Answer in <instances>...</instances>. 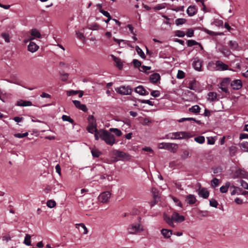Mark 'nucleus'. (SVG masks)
<instances>
[{
	"label": "nucleus",
	"instance_id": "1a4fd4ad",
	"mask_svg": "<svg viewBox=\"0 0 248 248\" xmlns=\"http://www.w3.org/2000/svg\"><path fill=\"white\" fill-rule=\"evenodd\" d=\"M140 225L139 224H132L128 228V232L130 234H134L140 232Z\"/></svg>",
	"mask_w": 248,
	"mask_h": 248
},
{
	"label": "nucleus",
	"instance_id": "aec40b11",
	"mask_svg": "<svg viewBox=\"0 0 248 248\" xmlns=\"http://www.w3.org/2000/svg\"><path fill=\"white\" fill-rule=\"evenodd\" d=\"M207 99L210 102H213L217 100V94L215 92H211L207 94Z\"/></svg>",
	"mask_w": 248,
	"mask_h": 248
},
{
	"label": "nucleus",
	"instance_id": "4468645a",
	"mask_svg": "<svg viewBox=\"0 0 248 248\" xmlns=\"http://www.w3.org/2000/svg\"><path fill=\"white\" fill-rule=\"evenodd\" d=\"M73 102L75 106L78 108L82 110V111L86 112L87 111L86 106L84 104H81L80 102L78 100H73Z\"/></svg>",
	"mask_w": 248,
	"mask_h": 248
},
{
	"label": "nucleus",
	"instance_id": "2f4dec72",
	"mask_svg": "<svg viewBox=\"0 0 248 248\" xmlns=\"http://www.w3.org/2000/svg\"><path fill=\"white\" fill-rule=\"evenodd\" d=\"M31 236L29 234H26L24 240V244L27 246H31Z\"/></svg>",
	"mask_w": 248,
	"mask_h": 248
},
{
	"label": "nucleus",
	"instance_id": "de8ad7c7",
	"mask_svg": "<svg viewBox=\"0 0 248 248\" xmlns=\"http://www.w3.org/2000/svg\"><path fill=\"white\" fill-rule=\"evenodd\" d=\"M212 186L214 187L217 186L219 184V180L218 179L215 178L211 181Z\"/></svg>",
	"mask_w": 248,
	"mask_h": 248
},
{
	"label": "nucleus",
	"instance_id": "f03ea898",
	"mask_svg": "<svg viewBox=\"0 0 248 248\" xmlns=\"http://www.w3.org/2000/svg\"><path fill=\"white\" fill-rule=\"evenodd\" d=\"M191 135L186 132H177L170 133L166 135L165 138L168 139H182L190 138Z\"/></svg>",
	"mask_w": 248,
	"mask_h": 248
},
{
	"label": "nucleus",
	"instance_id": "7c9ffc66",
	"mask_svg": "<svg viewBox=\"0 0 248 248\" xmlns=\"http://www.w3.org/2000/svg\"><path fill=\"white\" fill-rule=\"evenodd\" d=\"M194 140L199 144H203L205 142V138L204 136H199L195 137Z\"/></svg>",
	"mask_w": 248,
	"mask_h": 248
},
{
	"label": "nucleus",
	"instance_id": "dca6fc26",
	"mask_svg": "<svg viewBox=\"0 0 248 248\" xmlns=\"http://www.w3.org/2000/svg\"><path fill=\"white\" fill-rule=\"evenodd\" d=\"M198 194L200 197L207 199L209 197V193L206 188H202L199 190Z\"/></svg>",
	"mask_w": 248,
	"mask_h": 248
},
{
	"label": "nucleus",
	"instance_id": "c03bdc74",
	"mask_svg": "<svg viewBox=\"0 0 248 248\" xmlns=\"http://www.w3.org/2000/svg\"><path fill=\"white\" fill-rule=\"evenodd\" d=\"M76 35L78 38L82 41H84L85 38L82 33L80 32L79 31H77Z\"/></svg>",
	"mask_w": 248,
	"mask_h": 248
},
{
	"label": "nucleus",
	"instance_id": "8fccbe9b",
	"mask_svg": "<svg viewBox=\"0 0 248 248\" xmlns=\"http://www.w3.org/2000/svg\"><path fill=\"white\" fill-rule=\"evenodd\" d=\"M187 44L188 46H193L197 45L198 43L194 40H189L187 41Z\"/></svg>",
	"mask_w": 248,
	"mask_h": 248
},
{
	"label": "nucleus",
	"instance_id": "c9c22d12",
	"mask_svg": "<svg viewBox=\"0 0 248 248\" xmlns=\"http://www.w3.org/2000/svg\"><path fill=\"white\" fill-rule=\"evenodd\" d=\"M240 147L243 149L245 152H248V142L247 141H243L240 143Z\"/></svg>",
	"mask_w": 248,
	"mask_h": 248
},
{
	"label": "nucleus",
	"instance_id": "58836bf2",
	"mask_svg": "<svg viewBox=\"0 0 248 248\" xmlns=\"http://www.w3.org/2000/svg\"><path fill=\"white\" fill-rule=\"evenodd\" d=\"M186 20L184 18H178L175 20V24L177 26H179L184 24Z\"/></svg>",
	"mask_w": 248,
	"mask_h": 248
},
{
	"label": "nucleus",
	"instance_id": "4c0bfd02",
	"mask_svg": "<svg viewBox=\"0 0 248 248\" xmlns=\"http://www.w3.org/2000/svg\"><path fill=\"white\" fill-rule=\"evenodd\" d=\"M28 135V133L25 132L24 133H16L14 135V137L17 138H23Z\"/></svg>",
	"mask_w": 248,
	"mask_h": 248
},
{
	"label": "nucleus",
	"instance_id": "bb28decb",
	"mask_svg": "<svg viewBox=\"0 0 248 248\" xmlns=\"http://www.w3.org/2000/svg\"><path fill=\"white\" fill-rule=\"evenodd\" d=\"M228 82V79H224L222 82L220 83V87H219V89L221 90L222 92H223L224 93H228V88L225 87V83Z\"/></svg>",
	"mask_w": 248,
	"mask_h": 248
},
{
	"label": "nucleus",
	"instance_id": "f8f14e48",
	"mask_svg": "<svg viewBox=\"0 0 248 248\" xmlns=\"http://www.w3.org/2000/svg\"><path fill=\"white\" fill-rule=\"evenodd\" d=\"M231 86L233 89L238 90L242 86V82L239 79L234 80L231 83Z\"/></svg>",
	"mask_w": 248,
	"mask_h": 248
},
{
	"label": "nucleus",
	"instance_id": "4be33fe9",
	"mask_svg": "<svg viewBox=\"0 0 248 248\" xmlns=\"http://www.w3.org/2000/svg\"><path fill=\"white\" fill-rule=\"evenodd\" d=\"M88 131L91 133H93L97 131L96 124L93 123H90L87 128Z\"/></svg>",
	"mask_w": 248,
	"mask_h": 248
},
{
	"label": "nucleus",
	"instance_id": "3c124183",
	"mask_svg": "<svg viewBox=\"0 0 248 248\" xmlns=\"http://www.w3.org/2000/svg\"><path fill=\"white\" fill-rule=\"evenodd\" d=\"M207 144L210 145H213L215 144V140L213 137H207Z\"/></svg>",
	"mask_w": 248,
	"mask_h": 248
},
{
	"label": "nucleus",
	"instance_id": "49530a36",
	"mask_svg": "<svg viewBox=\"0 0 248 248\" xmlns=\"http://www.w3.org/2000/svg\"><path fill=\"white\" fill-rule=\"evenodd\" d=\"M185 34V32L182 31H175V35L179 37H183Z\"/></svg>",
	"mask_w": 248,
	"mask_h": 248
},
{
	"label": "nucleus",
	"instance_id": "f3484780",
	"mask_svg": "<svg viewBox=\"0 0 248 248\" xmlns=\"http://www.w3.org/2000/svg\"><path fill=\"white\" fill-rule=\"evenodd\" d=\"M160 79V76L158 73H154L150 76V80L151 82L155 83Z\"/></svg>",
	"mask_w": 248,
	"mask_h": 248
},
{
	"label": "nucleus",
	"instance_id": "4d7b16f0",
	"mask_svg": "<svg viewBox=\"0 0 248 248\" xmlns=\"http://www.w3.org/2000/svg\"><path fill=\"white\" fill-rule=\"evenodd\" d=\"M77 225H78V226H80L83 229V230H84V232H83V234H85L88 233L87 229L84 224L80 223V224H77Z\"/></svg>",
	"mask_w": 248,
	"mask_h": 248
},
{
	"label": "nucleus",
	"instance_id": "338daca9",
	"mask_svg": "<svg viewBox=\"0 0 248 248\" xmlns=\"http://www.w3.org/2000/svg\"><path fill=\"white\" fill-rule=\"evenodd\" d=\"M100 12L105 16L107 17L108 18H109L110 16L109 13L106 11H105V10H101L100 11Z\"/></svg>",
	"mask_w": 248,
	"mask_h": 248
},
{
	"label": "nucleus",
	"instance_id": "0e129e2a",
	"mask_svg": "<svg viewBox=\"0 0 248 248\" xmlns=\"http://www.w3.org/2000/svg\"><path fill=\"white\" fill-rule=\"evenodd\" d=\"M172 199L174 202H175L178 206H180V207H182V204L181 202L177 198L173 197Z\"/></svg>",
	"mask_w": 248,
	"mask_h": 248
},
{
	"label": "nucleus",
	"instance_id": "20e7f679",
	"mask_svg": "<svg viewBox=\"0 0 248 248\" xmlns=\"http://www.w3.org/2000/svg\"><path fill=\"white\" fill-rule=\"evenodd\" d=\"M114 155L115 156V159L117 161H125L130 159V155L128 154L119 150L114 151Z\"/></svg>",
	"mask_w": 248,
	"mask_h": 248
},
{
	"label": "nucleus",
	"instance_id": "13d9d810",
	"mask_svg": "<svg viewBox=\"0 0 248 248\" xmlns=\"http://www.w3.org/2000/svg\"><path fill=\"white\" fill-rule=\"evenodd\" d=\"M241 186L245 189L248 190V184L244 180L240 181Z\"/></svg>",
	"mask_w": 248,
	"mask_h": 248
},
{
	"label": "nucleus",
	"instance_id": "69168bd1",
	"mask_svg": "<svg viewBox=\"0 0 248 248\" xmlns=\"http://www.w3.org/2000/svg\"><path fill=\"white\" fill-rule=\"evenodd\" d=\"M189 156V153L187 151H184L181 155V157L183 159L187 158Z\"/></svg>",
	"mask_w": 248,
	"mask_h": 248
},
{
	"label": "nucleus",
	"instance_id": "37998d69",
	"mask_svg": "<svg viewBox=\"0 0 248 248\" xmlns=\"http://www.w3.org/2000/svg\"><path fill=\"white\" fill-rule=\"evenodd\" d=\"M138 101L141 103H145L147 104L150 106H153L154 105V102L150 101V100H141V99H139Z\"/></svg>",
	"mask_w": 248,
	"mask_h": 248
},
{
	"label": "nucleus",
	"instance_id": "f257e3e1",
	"mask_svg": "<svg viewBox=\"0 0 248 248\" xmlns=\"http://www.w3.org/2000/svg\"><path fill=\"white\" fill-rule=\"evenodd\" d=\"M100 136L101 139L108 145L112 146L116 143L114 136L107 130H104V131L101 132Z\"/></svg>",
	"mask_w": 248,
	"mask_h": 248
},
{
	"label": "nucleus",
	"instance_id": "a211bd4d",
	"mask_svg": "<svg viewBox=\"0 0 248 248\" xmlns=\"http://www.w3.org/2000/svg\"><path fill=\"white\" fill-rule=\"evenodd\" d=\"M164 219L166 221V222L170 226L172 227H174V225L173 223V220L172 218V217H170L169 216H167L166 214H164L163 216Z\"/></svg>",
	"mask_w": 248,
	"mask_h": 248
},
{
	"label": "nucleus",
	"instance_id": "6e6d98bb",
	"mask_svg": "<svg viewBox=\"0 0 248 248\" xmlns=\"http://www.w3.org/2000/svg\"><path fill=\"white\" fill-rule=\"evenodd\" d=\"M198 214L202 217H206L208 215V212L207 211H202L200 210L198 212Z\"/></svg>",
	"mask_w": 248,
	"mask_h": 248
},
{
	"label": "nucleus",
	"instance_id": "39448f33",
	"mask_svg": "<svg viewBox=\"0 0 248 248\" xmlns=\"http://www.w3.org/2000/svg\"><path fill=\"white\" fill-rule=\"evenodd\" d=\"M116 91L121 94L128 95L131 93L132 90L129 86H121L115 89Z\"/></svg>",
	"mask_w": 248,
	"mask_h": 248
},
{
	"label": "nucleus",
	"instance_id": "cd10ccee",
	"mask_svg": "<svg viewBox=\"0 0 248 248\" xmlns=\"http://www.w3.org/2000/svg\"><path fill=\"white\" fill-rule=\"evenodd\" d=\"M109 131L114 133L117 137H120L122 135V132L118 128H111L109 129Z\"/></svg>",
	"mask_w": 248,
	"mask_h": 248
},
{
	"label": "nucleus",
	"instance_id": "0eeeda50",
	"mask_svg": "<svg viewBox=\"0 0 248 248\" xmlns=\"http://www.w3.org/2000/svg\"><path fill=\"white\" fill-rule=\"evenodd\" d=\"M158 148L161 149L173 150L176 144L172 143L162 142L158 144Z\"/></svg>",
	"mask_w": 248,
	"mask_h": 248
},
{
	"label": "nucleus",
	"instance_id": "09e8293b",
	"mask_svg": "<svg viewBox=\"0 0 248 248\" xmlns=\"http://www.w3.org/2000/svg\"><path fill=\"white\" fill-rule=\"evenodd\" d=\"M218 205V203L216 200L215 199H211L210 201V205L211 206L214 207H217V206Z\"/></svg>",
	"mask_w": 248,
	"mask_h": 248
},
{
	"label": "nucleus",
	"instance_id": "393cba45",
	"mask_svg": "<svg viewBox=\"0 0 248 248\" xmlns=\"http://www.w3.org/2000/svg\"><path fill=\"white\" fill-rule=\"evenodd\" d=\"M229 45L230 46V47L232 50H239L238 45L235 41H230L229 43Z\"/></svg>",
	"mask_w": 248,
	"mask_h": 248
},
{
	"label": "nucleus",
	"instance_id": "c756f323",
	"mask_svg": "<svg viewBox=\"0 0 248 248\" xmlns=\"http://www.w3.org/2000/svg\"><path fill=\"white\" fill-rule=\"evenodd\" d=\"M31 102L28 101H20L17 102V105L19 106H31Z\"/></svg>",
	"mask_w": 248,
	"mask_h": 248
},
{
	"label": "nucleus",
	"instance_id": "ddd939ff",
	"mask_svg": "<svg viewBox=\"0 0 248 248\" xmlns=\"http://www.w3.org/2000/svg\"><path fill=\"white\" fill-rule=\"evenodd\" d=\"M39 46L33 42H30L28 46V50L32 53L36 52Z\"/></svg>",
	"mask_w": 248,
	"mask_h": 248
},
{
	"label": "nucleus",
	"instance_id": "5fc2aeb1",
	"mask_svg": "<svg viewBox=\"0 0 248 248\" xmlns=\"http://www.w3.org/2000/svg\"><path fill=\"white\" fill-rule=\"evenodd\" d=\"M151 94L155 97H157L160 95V92L157 90L152 91L151 93Z\"/></svg>",
	"mask_w": 248,
	"mask_h": 248
},
{
	"label": "nucleus",
	"instance_id": "680f3d73",
	"mask_svg": "<svg viewBox=\"0 0 248 248\" xmlns=\"http://www.w3.org/2000/svg\"><path fill=\"white\" fill-rule=\"evenodd\" d=\"M92 154L93 157H97L100 155V153L96 150H92Z\"/></svg>",
	"mask_w": 248,
	"mask_h": 248
},
{
	"label": "nucleus",
	"instance_id": "7ed1b4c3",
	"mask_svg": "<svg viewBox=\"0 0 248 248\" xmlns=\"http://www.w3.org/2000/svg\"><path fill=\"white\" fill-rule=\"evenodd\" d=\"M207 67L211 71L225 70L228 69V66L224 63H208Z\"/></svg>",
	"mask_w": 248,
	"mask_h": 248
},
{
	"label": "nucleus",
	"instance_id": "423d86ee",
	"mask_svg": "<svg viewBox=\"0 0 248 248\" xmlns=\"http://www.w3.org/2000/svg\"><path fill=\"white\" fill-rule=\"evenodd\" d=\"M111 196V193L109 191H105L101 193L99 197V201L103 203L107 202Z\"/></svg>",
	"mask_w": 248,
	"mask_h": 248
},
{
	"label": "nucleus",
	"instance_id": "2eb2a0df",
	"mask_svg": "<svg viewBox=\"0 0 248 248\" xmlns=\"http://www.w3.org/2000/svg\"><path fill=\"white\" fill-rule=\"evenodd\" d=\"M186 202L189 204H193L196 202V198L195 195L189 194L186 197Z\"/></svg>",
	"mask_w": 248,
	"mask_h": 248
},
{
	"label": "nucleus",
	"instance_id": "a19ab883",
	"mask_svg": "<svg viewBox=\"0 0 248 248\" xmlns=\"http://www.w3.org/2000/svg\"><path fill=\"white\" fill-rule=\"evenodd\" d=\"M56 202L53 200H49L46 202L47 206L49 208H53L56 206Z\"/></svg>",
	"mask_w": 248,
	"mask_h": 248
},
{
	"label": "nucleus",
	"instance_id": "72a5a7b5",
	"mask_svg": "<svg viewBox=\"0 0 248 248\" xmlns=\"http://www.w3.org/2000/svg\"><path fill=\"white\" fill-rule=\"evenodd\" d=\"M145 89L142 86H139L135 89V91L140 95H142Z\"/></svg>",
	"mask_w": 248,
	"mask_h": 248
},
{
	"label": "nucleus",
	"instance_id": "79ce46f5",
	"mask_svg": "<svg viewBox=\"0 0 248 248\" xmlns=\"http://www.w3.org/2000/svg\"><path fill=\"white\" fill-rule=\"evenodd\" d=\"M185 74L182 70H178V73L177 75V78L179 79H182L185 78Z\"/></svg>",
	"mask_w": 248,
	"mask_h": 248
},
{
	"label": "nucleus",
	"instance_id": "6ab92c4d",
	"mask_svg": "<svg viewBox=\"0 0 248 248\" xmlns=\"http://www.w3.org/2000/svg\"><path fill=\"white\" fill-rule=\"evenodd\" d=\"M164 219L166 221V222L170 226L172 227H174V225L173 223V220L172 218V217H170L169 216H167L166 214H164L163 216Z\"/></svg>",
	"mask_w": 248,
	"mask_h": 248
},
{
	"label": "nucleus",
	"instance_id": "b1692460",
	"mask_svg": "<svg viewBox=\"0 0 248 248\" xmlns=\"http://www.w3.org/2000/svg\"><path fill=\"white\" fill-rule=\"evenodd\" d=\"M230 186V182H227L224 186H222L220 187V191L221 193H226L228 191V188Z\"/></svg>",
	"mask_w": 248,
	"mask_h": 248
},
{
	"label": "nucleus",
	"instance_id": "6e6552de",
	"mask_svg": "<svg viewBox=\"0 0 248 248\" xmlns=\"http://www.w3.org/2000/svg\"><path fill=\"white\" fill-rule=\"evenodd\" d=\"M31 36L29 40H32L37 38H41V34L40 31L36 29H32L30 31Z\"/></svg>",
	"mask_w": 248,
	"mask_h": 248
},
{
	"label": "nucleus",
	"instance_id": "9d476101",
	"mask_svg": "<svg viewBox=\"0 0 248 248\" xmlns=\"http://www.w3.org/2000/svg\"><path fill=\"white\" fill-rule=\"evenodd\" d=\"M172 218L173 221L177 222H181L185 220V217L183 216L180 215L178 213L174 212L172 213Z\"/></svg>",
	"mask_w": 248,
	"mask_h": 248
},
{
	"label": "nucleus",
	"instance_id": "a878e982",
	"mask_svg": "<svg viewBox=\"0 0 248 248\" xmlns=\"http://www.w3.org/2000/svg\"><path fill=\"white\" fill-rule=\"evenodd\" d=\"M201 108L198 105H195L189 108V111L191 112L197 114L200 111Z\"/></svg>",
	"mask_w": 248,
	"mask_h": 248
},
{
	"label": "nucleus",
	"instance_id": "052dcab7",
	"mask_svg": "<svg viewBox=\"0 0 248 248\" xmlns=\"http://www.w3.org/2000/svg\"><path fill=\"white\" fill-rule=\"evenodd\" d=\"M214 23L216 26L219 27L223 25V21L222 20L216 19L214 21Z\"/></svg>",
	"mask_w": 248,
	"mask_h": 248
},
{
	"label": "nucleus",
	"instance_id": "603ef678",
	"mask_svg": "<svg viewBox=\"0 0 248 248\" xmlns=\"http://www.w3.org/2000/svg\"><path fill=\"white\" fill-rule=\"evenodd\" d=\"M185 121H196V120L193 118H182L178 120V122L180 123L183 122Z\"/></svg>",
	"mask_w": 248,
	"mask_h": 248
},
{
	"label": "nucleus",
	"instance_id": "bf43d9fd",
	"mask_svg": "<svg viewBox=\"0 0 248 248\" xmlns=\"http://www.w3.org/2000/svg\"><path fill=\"white\" fill-rule=\"evenodd\" d=\"M194 34V31L192 29H188L187 32H186V35L188 37H191L193 36Z\"/></svg>",
	"mask_w": 248,
	"mask_h": 248
},
{
	"label": "nucleus",
	"instance_id": "5701e85b",
	"mask_svg": "<svg viewBox=\"0 0 248 248\" xmlns=\"http://www.w3.org/2000/svg\"><path fill=\"white\" fill-rule=\"evenodd\" d=\"M196 13V9L194 6H189L187 9V13L189 16H193Z\"/></svg>",
	"mask_w": 248,
	"mask_h": 248
},
{
	"label": "nucleus",
	"instance_id": "864d4df0",
	"mask_svg": "<svg viewBox=\"0 0 248 248\" xmlns=\"http://www.w3.org/2000/svg\"><path fill=\"white\" fill-rule=\"evenodd\" d=\"M1 36L6 42L8 43L10 42L9 36L7 33H3L1 34Z\"/></svg>",
	"mask_w": 248,
	"mask_h": 248
},
{
	"label": "nucleus",
	"instance_id": "e2e57ef3",
	"mask_svg": "<svg viewBox=\"0 0 248 248\" xmlns=\"http://www.w3.org/2000/svg\"><path fill=\"white\" fill-rule=\"evenodd\" d=\"M77 93H78L77 91L71 90V91H68L67 92V95L68 96L76 95Z\"/></svg>",
	"mask_w": 248,
	"mask_h": 248
},
{
	"label": "nucleus",
	"instance_id": "ea45409f",
	"mask_svg": "<svg viewBox=\"0 0 248 248\" xmlns=\"http://www.w3.org/2000/svg\"><path fill=\"white\" fill-rule=\"evenodd\" d=\"M230 154L232 156H233L235 155L236 151H237V148L235 146H232L230 148Z\"/></svg>",
	"mask_w": 248,
	"mask_h": 248
},
{
	"label": "nucleus",
	"instance_id": "e433bc0d",
	"mask_svg": "<svg viewBox=\"0 0 248 248\" xmlns=\"http://www.w3.org/2000/svg\"><path fill=\"white\" fill-rule=\"evenodd\" d=\"M62 118L63 121H67L70 123L71 124H73L74 122V120L72 119H71L70 116L67 115H62Z\"/></svg>",
	"mask_w": 248,
	"mask_h": 248
},
{
	"label": "nucleus",
	"instance_id": "9b49d317",
	"mask_svg": "<svg viewBox=\"0 0 248 248\" xmlns=\"http://www.w3.org/2000/svg\"><path fill=\"white\" fill-rule=\"evenodd\" d=\"M135 67L138 68L141 72H147L148 70L151 69V67L141 65V63H133Z\"/></svg>",
	"mask_w": 248,
	"mask_h": 248
},
{
	"label": "nucleus",
	"instance_id": "c85d7f7f",
	"mask_svg": "<svg viewBox=\"0 0 248 248\" xmlns=\"http://www.w3.org/2000/svg\"><path fill=\"white\" fill-rule=\"evenodd\" d=\"M193 67L198 71L202 70V63H192Z\"/></svg>",
	"mask_w": 248,
	"mask_h": 248
},
{
	"label": "nucleus",
	"instance_id": "412c9836",
	"mask_svg": "<svg viewBox=\"0 0 248 248\" xmlns=\"http://www.w3.org/2000/svg\"><path fill=\"white\" fill-rule=\"evenodd\" d=\"M161 232L163 236L166 238H170L172 234V231L171 230L163 229L161 230Z\"/></svg>",
	"mask_w": 248,
	"mask_h": 248
},
{
	"label": "nucleus",
	"instance_id": "f704fd0d",
	"mask_svg": "<svg viewBox=\"0 0 248 248\" xmlns=\"http://www.w3.org/2000/svg\"><path fill=\"white\" fill-rule=\"evenodd\" d=\"M136 50L138 54L142 58H144L145 57V54L142 49L138 46L136 47Z\"/></svg>",
	"mask_w": 248,
	"mask_h": 248
},
{
	"label": "nucleus",
	"instance_id": "a18cd8bd",
	"mask_svg": "<svg viewBox=\"0 0 248 248\" xmlns=\"http://www.w3.org/2000/svg\"><path fill=\"white\" fill-rule=\"evenodd\" d=\"M104 131V129H100L99 130L95 132L94 137L95 140H98L99 138L101 139L100 133L101 132Z\"/></svg>",
	"mask_w": 248,
	"mask_h": 248
},
{
	"label": "nucleus",
	"instance_id": "774afa93",
	"mask_svg": "<svg viewBox=\"0 0 248 248\" xmlns=\"http://www.w3.org/2000/svg\"><path fill=\"white\" fill-rule=\"evenodd\" d=\"M154 201L152 202H151V207H152L154 205H155L156 204V202L157 200L159 199V197H158V196L156 195L155 194H154Z\"/></svg>",
	"mask_w": 248,
	"mask_h": 248
},
{
	"label": "nucleus",
	"instance_id": "473e14b6",
	"mask_svg": "<svg viewBox=\"0 0 248 248\" xmlns=\"http://www.w3.org/2000/svg\"><path fill=\"white\" fill-rule=\"evenodd\" d=\"M188 88L191 90H194L196 88V81L195 79L190 80L188 83Z\"/></svg>",
	"mask_w": 248,
	"mask_h": 248
}]
</instances>
